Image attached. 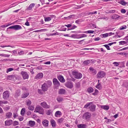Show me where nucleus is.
I'll return each mask as SVG.
<instances>
[{"label": "nucleus", "instance_id": "obj_9", "mask_svg": "<svg viewBox=\"0 0 128 128\" xmlns=\"http://www.w3.org/2000/svg\"><path fill=\"white\" fill-rule=\"evenodd\" d=\"M53 83L54 85L58 87L60 86V84L58 80L56 78H54L53 80Z\"/></svg>", "mask_w": 128, "mask_h": 128}, {"label": "nucleus", "instance_id": "obj_40", "mask_svg": "<svg viewBox=\"0 0 128 128\" xmlns=\"http://www.w3.org/2000/svg\"><path fill=\"white\" fill-rule=\"evenodd\" d=\"M25 112V109L24 108H23L22 109L21 112L20 114L22 116L24 115V114Z\"/></svg>", "mask_w": 128, "mask_h": 128}, {"label": "nucleus", "instance_id": "obj_64", "mask_svg": "<svg viewBox=\"0 0 128 128\" xmlns=\"http://www.w3.org/2000/svg\"><path fill=\"white\" fill-rule=\"evenodd\" d=\"M100 39V38L99 37H97L94 39L95 41H98Z\"/></svg>", "mask_w": 128, "mask_h": 128}, {"label": "nucleus", "instance_id": "obj_15", "mask_svg": "<svg viewBox=\"0 0 128 128\" xmlns=\"http://www.w3.org/2000/svg\"><path fill=\"white\" fill-rule=\"evenodd\" d=\"M42 123L44 126L47 127L48 126V121L47 120H44Z\"/></svg>", "mask_w": 128, "mask_h": 128}, {"label": "nucleus", "instance_id": "obj_25", "mask_svg": "<svg viewBox=\"0 0 128 128\" xmlns=\"http://www.w3.org/2000/svg\"><path fill=\"white\" fill-rule=\"evenodd\" d=\"M64 18L67 19L68 20L71 18L74 19L75 15L74 14L71 15L67 17H64Z\"/></svg>", "mask_w": 128, "mask_h": 128}, {"label": "nucleus", "instance_id": "obj_16", "mask_svg": "<svg viewBox=\"0 0 128 128\" xmlns=\"http://www.w3.org/2000/svg\"><path fill=\"white\" fill-rule=\"evenodd\" d=\"M89 69L90 70V72L93 74V75H95L96 73V71L95 70L92 68H90Z\"/></svg>", "mask_w": 128, "mask_h": 128}, {"label": "nucleus", "instance_id": "obj_26", "mask_svg": "<svg viewBox=\"0 0 128 128\" xmlns=\"http://www.w3.org/2000/svg\"><path fill=\"white\" fill-rule=\"evenodd\" d=\"M15 76L14 75L9 76L7 77V79L9 80H12L14 79Z\"/></svg>", "mask_w": 128, "mask_h": 128}, {"label": "nucleus", "instance_id": "obj_4", "mask_svg": "<svg viewBox=\"0 0 128 128\" xmlns=\"http://www.w3.org/2000/svg\"><path fill=\"white\" fill-rule=\"evenodd\" d=\"M106 75L105 73L102 71H100L98 72L96 75L97 78H100L104 77Z\"/></svg>", "mask_w": 128, "mask_h": 128}, {"label": "nucleus", "instance_id": "obj_17", "mask_svg": "<svg viewBox=\"0 0 128 128\" xmlns=\"http://www.w3.org/2000/svg\"><path fill=\"white\" fill-rule=\"evenodd\" d=\"M12 120H6L5 122V124L6 126H10L12 123Z\"/></svg>", "mask_w": 128, "mask_h": 128}, {"label": "nucleus", "instance_id": "obj_58", "mask_svg": "<svg viewBox=\"0 0 128 128\" xmlns=\"http://www.w3.org/2000/svg\"><path fill=\"white\" fill-rule=\"evenodd\" d=\"M31 104V102L30 100H28L26 102V104L28 106L30 105Z\"/></svg>", "mask_w": 128, "mask_h": 128}, {"label": "nucleus", "instance_id": "obj_55", "mask_svg": "<svg viewBox=\"0 0 128 128\" xmlns=\"http://www.w3.org/2000/svg\"><path fill=\"white\" fill-rule=\"evenodd\" d=\"M76 87L77 88H79L80 86V83L78 82L76 83Z\"/></svg>", "mask_w": 128, "mask_h": 128}, {"label": "nucleus", "instance_id": "obj_52", "mask_svg": "<svg viewBox=\"0 0 128 128\" xmlns=\"http://www.w3.org/2000/svg\"><path fill=\"white\" fill-rule=\"evenodd\" d=\"M13 70V69L12 68H10L8 69L6 71V72L8 73V72H10L12 70Z\"/></svg>", "mask_w": 128, "mask_h": 128}, {"label": "nucleus", "instance_id": "obj_27", "mask_svg": "<svg viewBox=\"0 0 128 128\" xmlns=\"http://www.w3.org/2000/svg\"><path fill=\"white\" fill-rule=\"evenodd\" d=\"M116 11L115 10H107L106 11V12L108 13H114Z\"/></svg>", "mask_w": 128, "mask_h": 128}, {"label": "nucleus", "instance_id": "obj_14", "mask_svg": "<svg viewBox=\"0 0 128 128\" xmlns=\"http://www.w3.org/2000/svg\"><path fill=\"white\" fill-rule=\"evenodd\" d=\"M58 78L59 81L62 82L64 83L65 81V80L64 79L63 77L62 76H58Z\"/></svg>", "mask_w": 128, "mask_h": 128}, {"label": "nucleus", "instance_id": "obj_18", "mask_svg": "<svg viewBox=\"0 0 128 128\" xmlns=\"http://www.w3.org/2000/svg\"><path fill=\"white\" fill-rule=\"evenodd\" d=\"M111 17L112 19L116 20L118 19L120 17V16L117 14H114Z\"/></svg>", "mask_w": 128, "mask_h": 128}, {"label": "nucleus", "instance_id": "obj_37", "mask_svg": "<svg viewBox=\"0 0 128 128\" xmlns=\"http://www.w3.org/2000/svg\"><path fill=\"white\" fill-rule=\"evenodd\" d=\"M122 86L127 88H128V82H124Z\"/></svg>", "mask_w": 128, "mask_h": 128}, {"label": "nucleus", "instance_id": "obj_6", "mask_svg": "<svg viewBox=\"0 0 128 128\" xmlns=\"http://www.w3.org/2000/svg\"><path fill=\"white\" fill-rule=\"evenodd\" d=\"M9 96V92L8 90H6L4 92L3 94V98L6 100L8 98Z\"/></svg>", "mask_w": 128, "mask_h": 128}, {"label": "nucleus", "instance_id": "obj_11", "mask_svg": "<svg viewBox=\"0 0 128 128\" xmlns=\"http://www.w3.org/2000/svg\"><path fill=\"white\" fill-rule=\"evenodd\" d=\"M40 105L44 108H50L49 105H48L46 102H42L41 103Z\"/></svg>", "mask_w": 128, "mask_h": 128}, {"label": "nucleus", "instance_id": "obj_42", "mask_svg": "<svg viewBox=\"0 0 128 128\" xmlns=\"http://www.w3.org/2000/svg\"><path fill=\"white\" fill-rule=\"evenodd\" d=\"M90 61L88 60H86L84 62V64H88L90 63Z\"/></svg>", "mask_w": 128, "mask_h": 128}, {"label": "nucleus", "instance_id": "obj_57", "mask_svg": "<svg viewBox=\"0 0 128 128\" xmlns=\"http://www.w3.org/2000/svg\"><path fill=\"white\" fill-rule=\"evenodd\" d=\"M18 54L20 55H22L24 54V52L23 51H22L18 52Z\"/></svg>", "mask_w": 128, "mask_h": 128}, {"label": "nucleus", "instance_id": "obj_53", "mask_svg": "<svg viewBox=\"0 0 128 128\" xmlns=\"http://www.w3.org/2000/svg\"><path fill=\"white\" fill-rule=\"evenodd\" d=\"M77 27V26H75V25H73L72 26V27L71 28V29L70 30H73L75 28H76Z\"/></svg>", "mask_w": 128, "mask_h": 128}, {"label": "nucleus", "instance_id": "obj_29", "mask_svg": "<svg viewBox=\"0 0 128 128\" xmlns=\"http://www.w3.org/2000/svg\"><path fill=\"white\" fill-rule=\"evenodd\" d=\"M101 108L104 109L108 110L109 108V106L106 105H102L100 106Z\"/></svg>", "mask_w": 128, "mask_h": 128}, {"label": "nucleus", "instance_id": "obj_38", "mask_svg": "<svg viewBox=\"0 0 128 128\" xmlns=\"http://www.w3.org/2000/svg\"><path fill=\"white\" fill-rule=\"evenodd\" d=\"M46 84H47V86L48 87H49L52 85V83L50 81H48Z\"/></svg>", "mask_w": 128, "mask_h": 128}, {"label": "nucleus", "instance_id": "obj_32", "mask_svg": "<svg viewBox=\"0 0 128 128\" xmlns=\"http://www.w3.org/2000/svg\"><path fill=\"white\" fill-rule=\"evenodd\" d=\"M93 104L92 102H90L87 103L84 106V108H87L88 107L90 106V105L92 104Z\"/></svg>", "mask_w": 128, "mask_h": 128}, {"label": "nucleus", "instance_id": "obj_19", "mask_svg": "<svg viewBox=\"0 0 128 128\" xmlns=\"http://www.w3.org/2000/svg\"><path fill=\"white\" fill-rule=\"evenodd\" d=\"M34 6V4H31L29 5L28 7L26 10H31L32 8H33Z\"/></svg>", "mask_w": 128, "mask_h": 128}, {"label": "nucleus", "instance_id": "obj_3", "mask_svg": "<svg viewBox=\"0 0 128 128\" xmlns=\"http://www.w3.org/2000/svg\"><path fill=\"white\" fill-rule=\"evenodd\" d=\"M8 29H14L17 30L22 29V27L20 25H16L9 27L7 28Z\"/></svg>", "mask_w": 128, "mask_h": 128}, {"label": "nucleus", "instance_id": "obj_21", "mask_svg": "<svg viewBox=\"0 0 128 128\" xmlns=\"http://www.w3.org/2000/svg\"><path fill=\"white\" fill-rule=\"evenodd\" d=\"M65 90L63 88L60 89L58 91V93L60 94H63L65 93Z\"/></svg>", "mask_w": 128, "mask_h": 128}, {"label": "nucleus", "instance_id": "obj_39", "mask_svg": "<svg viewBox=\"0 0 128 128\" xmlns=\"http://www.w3.org/2000/svg\"><path fill=\"white\" fill-rule=\"evenodd\" d=\"M44 21L45 22H48L50 21L51 20V18L49 17H44Z\"/></svg>", "mask_w": 128, "mask_h": 128}, {"label": "nucleus", "instance_id": "obj_56", "mask_svg": "<svg viewBox=\"0 0 128 128\" xmlns=\"http://www.w3.org/2000/svg\"><path fill=\"white\" fill-rule=\"evenodd\" d=\"M102 35L103 37H104V38L106 37H107L108 36V33H106V34H102Z\"/></svg>", "mask_w": 128, "mask_h": 128}, {"label": "nucleus", "instance_id": "obj_20", "mask_svg": "<svg viewBox=\"0 0 128 128\" xmlns=\"http://www.w3.org/2000/svg\"><path fill=\"white\" fill-rule=\"evenodd\" d=\"M50 122L53 128H55L56 126V123L55 121L54 120H51Z\"/></svg>", "mask_w": 128, "mask_h": 128}, {"label": "nucleus", "instance_id": "obj_36", "mask_svg": "<svg viewBox=\"0 0 128 128\" xmlns=\"http://www.w3.org/2000/svg\"><path fill=\"white\" fill-rule=\"evenodd\" d=\"M94 31L92 30H89L86 31H84L83 32L85 33L92 34L94 32Z\"/></svg>", "mask_w": 128, "mask_h": 128}, {"label": "nucleus", "instance_id": "obj_43", "mask_svg": "<svg viewBox=\"0 0 128 128\" xmlns=\"http://www.w3.org/2000/svg\"><path fill=\"white\" fill-rule=\"evenodd\" d=\"M63 98L60 97H58L57 98V100L59 102H60L63 100Z\"/></svg>", "mask_w": 128, "mask_h": 128}, {"label": "nucleus", "instance_id": "obj_22", "mask_svg": "<svg viewBox=\"0 0 128 128\" xmlns=\"http://www.w3.org/2000/svg\"><path fill=\"white\" fill-rule=\"evenodd\" d=\"M20 90L18 89L16 90L15 96L16 98H17L20 96Z\"/></svg>", "mask_w": 128, "mask_h": 128}, {"label": "nucleus", "instance_id": "obj_5", "mask_svg": "<svg viewBox=\"0 0 128 128\" xmlns=\"http://www.w3.org/2000/svg\"><path fill=\"white\" fill-rule=\"evenodd\" d=\"M91 114L89 112L85 113L83 115V118L86 120H89L91 116Z\"/></svg>", "mask_w": 128, "mask_h": 128}, {"label": "nucleus", "instance_id": "obj_35", "mask_svg": "<svg viewBox=\"0 0 128 128\" xmlns=\"http://www.w3.org/2000/svg\"><path fill=\"white\" fill-rule=\"evenodd\" d=\"M94 90L93 88L91 87L88 88L87 89L88 92L89 93L92 92Z\"/></svg>", "mask_w": 128, "mask_h": 128}, {"label": "nucleus", "instance_id": "obj_49", "mask_svg": "<svg viewBox=\"0 0 128 128\" xmlns=\"http://www.w3.org/2000/svg\"><path fill=\"white\" fill-rule=\"evenodd\" d=\"M98 90L96 89L95 90V92L93 93L92 94L94 96L96 95L98 93Z\"/></svg>", "mask_w": 128, "mask_h": 128}, {"label": "nucleus", "instance_id": "obj_30", "mask_svg": "<svg viewBox=\"0 0 128 128\" xmlns=\"http://www.w3.org/2000/svg\"><path fill=\"white\" fill-rule=\"evenodd\" d=\"M29 95V93L28 92H27L25 94H24L22 95V98H24L27 97Z\"/></svg>", "mask_w": 128, "mask_h": 128}, {"label": "nucleus", "instance_id": "obj_51", "mask_svg": "<svg viewBox=\"0 0 128 128\" xmlns=\"http://www.w3.org/2000/svg\"><path fill=\"white\" fill-rule=\"evenodd\" d=\"M64 120V119L62 118H61L59 119L58 120V122L59 123H61Z\"/></svg>", "mask_w": 128, "mask_h": 128}, {"label": "nucleus", "instance_id": "obj_7", "mask_svg": "<svg viewBox=\"0 0 128 128\" xmlns=\"http://www.w3.org/2000/svg\"><path fill=\"white\" fill-rule=\"evenodd\" d=\"M20 74L22 75L23 78L24 79L28 78L29 76L26 72L24 71H22L20 72Z\"/></svg>", "mask_w": 128, "mask_h": 128}, {"label": "nucleus", "instance_id": "obj_2", "mask_svg": "<svg viewBox=\"0 0 128 128\" xmlns=\"http://www.w3.org/2000/svg\"><path fill=\"white\" fill-rule=\"evenodd\" d=\"M72 74L75 76L76 78L79 79L81 78L82 76V75L81 73L78 72L77 71L74 70L72 72Z\"/></svg>", "mask_w": 128, "mask_h": 128}, {"label": "nucleus", "instance_id": "obj_59", "mask_svg": "<svg viewBox=\"0 0 128 128\" xmlns=\"http://www.w3.org/2000/svg\"><path fill=\"white\" fill-rule=\"evenodd\" d=\"M121 13H126V10L124 9H122L121 10Z\"/></svg>", "mask_w": 128, "mask_h": 128}, {"label": "nucleus", "instance_id": "obj_47", "mask_svg": "<svg viewBox=\"0 0 128 128\" xmlns=\"http://www.w3.org/2000/svg\"><path fill=\"white\" fill-rule=\"evenodd\" d=\"M126 28V26H121L120 28V30H123L125 29Z\"/></svg>", "mask_w": 128, "mask_h": 128}, {"label": "nucleus", "instance_id": "obj_60", "mask_svg": "<svg viewBox=\"0 0 128 128\" xmlns=\"http://www.w3.org/2000/svg\"><path fill=\"white\" fill-rule=\"evenodd\" d=\"M113 64H114V66H118L119 65L118 63L116 62H113Z\"/></svg>", "mask_w": 128, "mask_h": 128}, {"label": "nucleus", "instance_id": "obj_12", "mask_svg": "<svg viewBox=\"0 0 128 128\" xmlns=\"http://www.w3.org/2000/svg\"><path fill=\"white\" fill-rule=\"evenodd\" d=\"M43 74L42 72L38 73L35 77V79H39L42 78L43 76Z\"/></svg>", "mask_w": 128, "mask_h": 128}, {"label": "nucleus", "instance_id": "obj_54", "mask_svg": "<svg viewBox=\"0 0 128 128\" xmlns=\"http://www.w3.org/2000/svg\"><path fill=\"white\" fill-rule=\"evenodd\" d=\"M18 122L16 121L14 122L13 123V124L14 125V126L18 125Z\"/></svg>", "mask_w": 128, "mask_h": 128}, {"label": "nucleus", "instance_id": "obj_46", "mask_svg": "<svg viewBox=\"0 0 128 128\" xmlns=\"http://www.w3.org/2000/svg\"><path fill=\"white\" fill-rule=\"evenodd\" d=\"M34 109V107L32 106H30L28 107V109L31 110H33Z\"/></svg>", "mask_w": 128, "mask_h": 128}, {"label": "nucleus", "instance_id": "obj_45", "mask_svg": "<svg viewBox=\"0 0 128 128\" xmlns=\"http://www.w3.org/2000/svg\"><path fill=\"white\" fill-rule=\"evenodd\" d=\"M52 111L51 110H48L46 114L47 115H49L52 114Z\"/></svg>", "mask_w": 128, "mask_h": 128}, {"label": "nucleus", "instance_id": "obj_50", "mask_svg": "<svg viewBox=\"0 0 128 128\" xmlns=\"http://www.w3.org/2000/svg\"><path fill=\"white\" fill-rule=\"evenodd\" d=\"M90 26L91 28H96V25L93 24H91L90 25Z\"/></svg>", "mask_w": 128, "mask_h": 128}, {"label": "nucleus", "instance_id": "obj_63", "mask_svg": "<svg viewBox=\"0 0 128 128\" xmlns=\"http://www.w3.org/2000/svg\"><path fill=\"white\" fill-rule=\"evenodd\" d=\"M51 62L50 61H48L44 62V64H50Z\"/></svg>", "mask_w": 128, "mask_h": 128}, {"label": "nucleus", "instance_id": "obj_61", "mask_svg": "<svg viewBox=\"0 0 128 128\" xmlns=\"http://www.w3.org/2000/svg\"><path fill=\"white\" fill-rule=\"evenodd\" d=\"M116 42H114L110 43L108 44V46L110 45V46H111L112 44H116Z\"/></svg>", "mask_w": 128, "mask_h": 128}, {"label": "nucleus", "instance_id": "obj_28", "mask_svg": "<svg viewBox=\"0 0 128 128\" xmlns=\"http://www.w3.org/2000/svg\"><path fill=\"white\" fill-rule=\"evenodd\" d=\"M29 124L30 126L31 127L34 126L35 124V122L34 121H29Z\"/></svg>", "mask_w": 128, "mask_h": 128}, {"label": "nucleus", "instance_id": "obj_44", "mask_svg": "<svg viewBox=\"0 0 128 128\" xmlns=\"http://www.w3.org/2000/svg\"><path fill=\"white\" fill-rule=\"evenodd\" d=\"M119 43L120 45H124L126 44L127 42L125 41H123L119 42Z\"/></svg>", "mask_w": 128, "mask_h": 128}, {"label": "nucleus", "instance_id": "obj_10", "mask_svg": "<svg viewBox=\"0 0 128 128\" xmlns=\"http://www.w3.org/2000/svg\"><path fill=\"white\" fill-rule=\"evenodd\" d=\"M48 88L46 83H44L42 85V90L43 91H47Z\"/></svg>", "mask_w": 128, "mask_h": 128}, {"label": "nucleus", "instance_id": "obj_31", "mask_svg": "<svg viewBox=\"0 0 128 128\" xmlns=\"http://www.w3.org/2000/svg\"><path fill=\"white\" fill-rule=\"evenodd\" d=\"M78 36V38H82L85 37L87 36L86 34H79Z\"/></svg>", "mask_w": 128, "mask_h": 128}, {"label": "nucleus", "instance_id": "obj_62", "mask_svg": "<svg viewBox=\"0 0 128 128\" xmlns=\"http://www.w3.org/2000/svg\"><path fill=\"white\" fill-rule=\"evenodd\" d=\"M38 93L40 94H42V92L41 90L38 89Z\"/></svg>", "mask_w": 128, "mask_h": 128}, {"label": "nucleus", "instance_id": "obj_48", "mask_svg": "<svg viewBox=\"0 0 128 128\" xmlns=\"http://www.w3.org/2000/svg\"><path fill=\"white\" fill-rule=\"evenodd\" d=\"M104 46H105L108 50H110L109 46L108 44L104 45Z\"/></svg>", "mask_w": 128, "mask_h": 128}, {"label": "nucleus", "instance_id": "obj_13", "mask_svg": "<svg viewBox=\"0 0 128 128\" xmlns=\"http://www.w3.org/2000/svg\"><path fill=\"white\" fill-rule=\"evenodd\" d=\"M96 105L93 104H92L89 107V108L90 110L92 112H94L96 110Z\"/></svg>", "mask_w": 128, "mask_h": 128}, {"label": "nucleus", "instance_id": "obj_1", "mask_svg": "<svg viewBox=\"0 0 128 128\" xmlns=\"http://www.w3.org/2000/svg\"><path fill=\"white\" fill-rule=\"evenodd\" d=\"M34 112H38L39 114H44V109L41 107L40 106H37L36 107Z\"/></svg>", "mask_w": 128, "mask_h": 128}, {"label": "nucleus", "instance_id": "obj_8", "mask_svg": "<svg viewBox=\"0 0 128 128\" xmlns=\"http://www.w3.org/2000/svg\"><path fill=\"white\" fill-rule=\"evenodd\" d=\"M65 86L68 88H71L73 86V83L70 81H68L66 82L65 84Z\"/></svg>", "mask_w": 128, "mask_h": 128}, {"label": "nucleus", "instance_id": "obj_33", "mask_svg": "<svg viewBox=\"0 0 128 128\" xmlns=\"http://www.w3.org/2000/svg\"><path fill=\"white\" fill-rule=\"evenodd\" d=\"M12 115V113L10 112H8L6 114V117L8 118H11Z\"/></svg>", "mask_w": 128, "mask_h": 128}, {"label": "nucleus", "instance_id": "obj_24", "mask_svg": "<svg viewBox=\"0 0 128 128\" xmlns=\"http://www.w3.org/2000/svg\"><path fill=\"white\" fill-rule=\"evenodd\" d=\"M77 126L78 128H86V126L85 124H78Z\"/></svg>", "mask_w": 128, "mask_h": 128}, {"label": "nucleus", "instance_id": "obj_34", "mask_svg": "<svg viewBox=\"0 0 128 128\" xmlns=\"http://www.w3.org/2000/svg\"><path fill=\"white\" fill-rule=\"evenodd\" d=\"M118 3L123 6H125L126 4V3L124 0L118 2Z\"/></svg>", "mask_w": 128, "mask_h": 128}, {"label": "nucleus", "instance_id": "obj_23", "mask_svg": "<svg viewBox=\"0 0 128 128\" xmlns=\"http://www.w3.org/2000/svg\"><path fill=\"white\" fill-rule=\"evenodd\" d=\"M61 115L62 113L60 111H58L56 112L55 113V116L56 117H58Z\"/></svg>", "mask_w": 128, "mask_h": 128}, {"label": "nucleus", "instance_id": "obj_41", "mask_svg": "<svg viewBox=\"0 0 128 128\" xmlns=\"http://www.w3.org/2000/svg\"><path fill=\"white\" fill-rule=\"evenodd\" d=\"M96 87L98 89H100L101 88L100 84L99 83H98V84L96 86Z\"/></svg>", "mask_w": 128, "mask_h": 128}]
</instances>
